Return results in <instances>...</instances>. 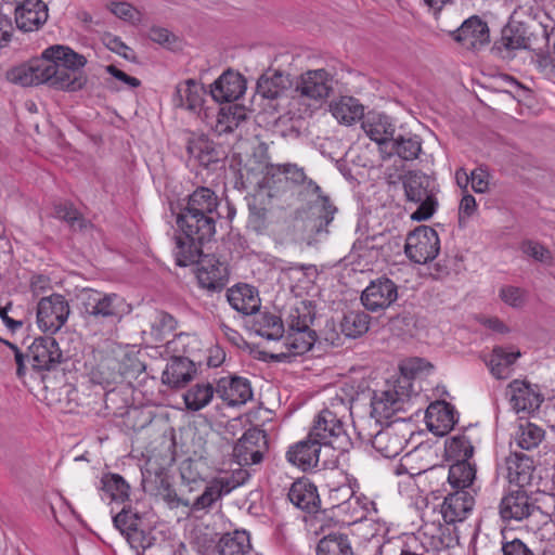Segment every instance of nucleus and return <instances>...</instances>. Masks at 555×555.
I'll use <instances>...</instances> for the list:
<instances>
[{"label": "nucleus", "instance_id": "nucleus-1", "mask_svg": "<svg viewBox=\"0 0 555 555\" xmlns=\"http://www.w3.org/2000/svg\"><path fill=\"white\" fill-rule=\"evenodd\" d=\"M42 56L44 83L66 91H77L86 86L87 77L80 70L87 63L83 55L56 44L47 48Z\"/></svg>", "mask_w": 555, "mask_h": 555}, {"label": "nucleus", "instance_id": "nucleus-2", "mask_svg": "<svg viewBox=\"0 0 555 555\" xmlns=\"http://www.w3.org/2000/svg\"><path fill=\"white\" fill-rule=\"evenodd\" d=\"M78 300L81 314L90 325L119 323L132 310L124 296L93 288H83Z\"/></svg>", "mask_w": 555, "mask_h": 555}, {"label": "nucleus", "instance_id": "nucleus-3", "mask_svg": "<svg viewBox=\"0 0 555 555\" xmlns=\"http://www.w3.org/2000/svg\"><path fill=\"white\" fill-rule=\"evenodd\" d=\"M334 91V76L324 68L300 74L292 89V105H299L301 113L320 106Z\"/></svg>", "mask_w": 555, "mask_h": 555}, {"label": "nucleus", "instance_id": "nucleus-4", "mask_svg": "<svg viewBox=\"0 0 555 555\" xmlns=\"http://www.w3.org/2000/svg\"><path fill=\"white\" fill-rule=\"evenodd\" d=\"M402 183L406 201L417 205L411 218L416 221L429 219L438 206L434 179L415 170L406 172L402 178Z\"/></svg>", "mask_w": 555, "mask_h": 555}, {"label": "nucleus", "instance_id": "nucleus-5", "mask_svg": "<svg viewBox=\"0 0 555 555\" xmlns=\"http://www.w3.org/2000/svg\"><path fill=\"white\" fill-rule=\"evenodd\" d=\"M309 435L324 450L331 449L344 454L352 447L351 439L346 433L343 421L328 409L319 412L309 430Z\"/></svg>", "mask_w": 555, "mask_h": 555}, {"label": "nucleus", "instance_id": "nucleus-6", "mask_svg": "<svg viewBox=\"0 0 555 555\" xmlns=\"http://www.w3.org/2000/svg\"><path fill=\"white\" fill-rule=\"evenodd\" d=\"M440 250L438 233L428 225H420L410 232L404 245L406 257L415 263L424 264L435 259Z\"/></svg>", "mask_w": 555, "mask_h": 555}, {"label": "nucleus", "instance_id": "nucleus-7", "mask_svg": "<svg viewBox=\"0 0 555 555\" xmlns=\"http://www.w3.org/2000/svg\"><path fill=\"white\" fill-rule=\"evenodd\" d=\"M70 313L68 301L60 294L43 297L37 305V323L42 332L54 334L66 323Z\"/></svg>", "mask_w": 555, "mask_h": 555}, {"label": "nucleus", "instance_id": "nucleus-8", "mask_svg": "<svg viewBox=\"0 0 555 555\" xmlns=\"http://www.w3.org/2000/svg\"><path fill=\"white\" fill-rule=\"evenodd\" d=\"M26 357L36 371H52L64 361L59 343L50 336L35 338L28 347Z\"/></svg>", "mask_w": 555, "mask_h": 555}, {"label": "nucleus", "instance_id": "nucleus-9", "mask_svg": "<svg viewBox=\"0 0 555 555\" xmlns=\"http://www.w3.org/2000/svg\"><path fill=\"white\" fill-rule=\"evenodd\" d=\"M249 478L247 470L238 469L231 476L217 477L210 480L201 495L195 499V509H209L222 496L242 486Z\"/></svg>", "mask_w": 555, "mask_h": 555}, {"label": "nucleus", "instance_id": "nucleus-10", "mask_svg": "<svg viewBox=\"0 0 555 555\" xmlns=\"http://www.w3.org/2000/svg\"><path fill=\"white\" fill-rule=\"evenodd\" d=\"M506 396L512 410L517 414L535 412L544 400L538 385L521 379H514L508 384Z\"/></svg>", "mask_w": 555, "mask_h": 555}, {"label": "nucleus", "instance_id": "nucleus-11", "mask_svg": "<svg viewBox=\"0 0 555 555\" xmlns=\"http://www.w3.org/2000/svg\"><path fill=\"white\" fill-rule=\"evenodd\" d=\"M300 186V193L311 197L309 201L313 203V214L318 215L313 224L315 234L328 233L327 227L333 221L337 208L331 203L328 196L322 194L321 188L308 177Z\"/></svg>", "mask_w": 555, "mask_h": 555}, {"label": "nucleus", "instance_id": "nucleus-12", "mask_svg": "<svg viewBox=\"0 0 555 555\" xmlns=\"http://www.w3.org/2000/svg\"><path fill=\"white\" fill-rule=\"evenodd\" d=\"M408 386L395 385L392 388L374 392L371 401V414L377 420H389L397 412L404 409V403L409 400L410 393L406 391Z\"/></svg>", "mask_w": 555, "mask_h": 555}, {"label": "nucleus", "instance_id": "nucleus-13", "mask_svg": "<svg viewBox=\"0 0 555 555\" xmlns=\"http://www.w3.org/2000/svg\"><path fill=\"white\" fill-rule=\"evenodd\" d=\"M398 299V286L388 278L372 281L361 294L366 310L377 312L390 307Z\"/></svg>", "mask_w": 555, "mask_h": 555}, {"label": "nucleus", "instance_id": "nucleus-14", "mask_svg": "<svg viewBox=\"0 0 555 555\" xmlns=\"http://www.w3.org/2000/svg\"><path fill=\"white\" fill-rule=\"evenodd\" d=\"M266 450V433L259 428H250L234 446L233 455L240 465H253L262 461Z\"/></svg>", "mask_w": 555, "mask_h": 555}, {"label": "nucleus", "instance_id": "nucleus-15", "mask_svg": "<svg viewBox=\"0 0 555 555\" xmlns=\"http://www.w3.org/2000/svg\"><path fill=\"white\" fill-rule=\"evenodd\" d=\"M270 167L267 147L259 144L238 169V183L241 188L248 189L255 185H261L264 180V175L269 173Z\"/></svg>", "mask_w": 555, "mask_h": 555}, {"label": "nucleus", "instance_id": "nucleus-16", "mask_svg": "<svg viewBox=\"0 0 555 555\" xmlns=\"http://www.w3.org/2000/svg\"><path fill=\"white\" fill-rule=\"evenodd\" d=\"M453 38L466 50H479L490 42L488 24L473 15L453 33Z\"/></svg>", "mask_w": 555, "mask_h": 555}, {"label": "nucleus", "instance_id": "nucleus-17", "mask_svg": "<svg viewBox=\"0 0 555 555\" xmlns=\"http://www.w3.org/2000/svg\"><path fill=\"white\" fill-rule=\"evenodd\" d=\"M217 396L230 406L243 405L253 399V389L247 378L221 377L216 386Z\"/></svg>", "mask_w": 555, "mask_h": 555}, {"label": "nucleus", "instance_id": "nucleus-18", "mask_svg": "<svg viewBox=\"0 0 555 555\" xmlns=\"http://www.w3.org/2000/svg\"><path fill=\"white\" fill-rule=\"evenodd\" d=\"M534 509L535 505L528 493L519 487V489L509 491L502 498L499 512L505 521H521L529 517Z\"/></svg>", "mask_w": 555, "mask_h": 555}, {"label": "nucleus", "instance_id": "nucleus-19", "mask_svg": "<svg viewBox=\"0 0 555 555\" xmlns=\"http://www.w3.org/2000/svg\"><path fill=\"white\" fill-rule=\"evenodd\" d=\"M246 90L244 77L231 69L225 70L210 85V94L216 102H233Z\"/></svg>", "mask_w": 555, "mask_h": 555}, {"label": "nucleus", "instance_id": "nucleus-20", "mask_svg": "<svg viewBox=\"0 0 555 555\" xmlns=\"http://www.w3.org/2000/svg\"><path fill=\"white\" fill-rule=\"evenodd\" d=\"M475 498L469 490H453L441 505V514L447 524L463 521L473 511Z\"/></svg>", "mask_w": 555, "mask_h": 555}, {"label": "nucleus", "instance_id": "nucleus-21", "mask_svg": "<svg viewBox=\"0 0 555 555\" xmlns=\"http://www.w3.org/2000/svg\"><path fill=\"white\" fill-rule=\"evenodd\" d=\"M499 49L506 50H542L543 46L538 43V38L534 33L527 35V29L524 23L509 22L503 29L501 39L496 42Z\"/></svg>", "mask_w": 555, "mask_h": 555}, {"label": "nucleus", "instance_id": "nucleus-22", "mask_svg": "<svg viewBox=\"0 0 555 555\" xmlns=\"http://www.w3.org/2000/svg\"><path fill=\"white\" fill-rule=\"evenodd\" d=\"M48 20V7L41 0H24L15 8V23L23 31L39 29Z\"/></svg>", "mask_w": 555, "mask_h": 555}, {"label": "nucleus", "instance_id": "nucleus-23", "mask_svg": "<svg viewBox=\"0 0 555 555\" xmlns=\"http://www.w3.org/2000/svg\"><path fill=\"white\" fill-rule=\"evenodd\" d=\"M197 280L202 287L220 291L227 283V268L215 256L203 255L197 262Z\"/></svg>", "mask_w": 555, "mask_h": 555}, {"label": "nucleus", "instance_id": "nucleus-24", "mask_svg": "<svg viewBox=\"0 0 555 555\" xmlns=\"http://www.w3.org/2000/svg\"><path fill=\"white\" fill-rule=\"evenodd\" d=\"M323 449L324 448H322L314 439H311L308 434V437L305 440L289 447L286 452V459L289 463L302 470H309L318 466Z\"/></svg>", "mask_w": 555, "mask_h": 555}, {"label": "nucleus", "instance_id": "nucleus-25", "mask_svg": "<svg viewBox=\"0 0 555 555\" xmlns=\"http://www.w3.org/2000/svg\"><path fill=\"white\" fill-rule=\"evenodd\" d=\"M314 330H285L283 345L286 351L273 356L276 360H284L291 357L301 356L312 349L317 341Z\"/></svg>", "mask_w": 555, "mask_h": 555}, {"label": "nucleus", "instance_id": "nucleus-26", "mask_svg": "<svg viewBox=\"0 0 555 555\" xmlns=\"http://www.w3.org/2000/svg\"><path fill=\"white\" fill-rule=\"evenodd\" d=\"M362 128L366 135L379 145L382 153L388 151V143L393 139L396 132V127L389 116L369 114L362 121Z\"/></svg>", "mask_w": 555, "mask_h": 555}, {"label": "nucleus", "instance_id": "nucleus-27", "mask_svg": "<svg viewBox=\"0 0 555 555\" xmlns=\"http://www.w3.org/2000/svg\"><path fill=\"white\" fill-rule=\"evenodd\" d=\"M195 373L196 367L190 359L172 357L162 374V380L171 388H180L191 382Z\"/></svg>", "mask_w": 555, "mask_h": 555}, {"label": "nucleus", "instance_id": "nucleus-28", "mask_svg": "<svg viewBox=\"0 0 555 555\" xmlns=\"http://www.w3.org/2000/svg\"><path fill=\"white\" fill-rule=\"evenodd\" d=\"M406 442L405 435L395 426H387L379 430L371 440L372 447L386 459L398 456Z\"/></svg>", "mask_w": 555, "mask_h": 555}, {"label": "nucleus", "instance_id": "nucleus-29", "mask_svg": "<svg viewBox=\"0 0 555 555\" xmlns=\"http://www.w3.org/2000/svg\"><path fill=\"white\" fill-rule=\"evenodd\" d=\"M227 298L234 310L245 315L256 313L261 305L257 289L248 284L229 288Z\"/></svg>", "mask_w": 555, "mask_h": 555}, {"label": "nucleus", "instance_id": "nucleus-30", "mask_svg": "<svg viewBox=\"0 0 555 555\" xmlns=\"http://www.w3.org/2000/svg\"><path fill=\"white\" fill-rule=\"evenodd\" d=\"M426 418L429 429L439 435L449 433L457 422L454 408L446 401L430 404Z\"/></svg>", "mask_w": 555, "mask_h": 555}, {"label": "nucleus", "instance_id": "nucleus-31", "mask_svg": "<svg viewBox=\"0 0 555 555\" xmlns=\"http://www.w3.org/2000/svg\"><path fill=\"white\" fill-rule=\"evenodd\" d=\"M287 498L296 507L309 513L317 511L320 504L317 487L305 479L292 483Z\"/></svg>", "mask_w": 555, "mask_h": 555}, {"label": "nucleus", "instance_id": "nucleus-32", "mask_svg": "<svg viewBox=\"0 0 555 555\" xmlns=\"http://www.w3.org/2000/svg\"><path fill=\"white\" fill-rule=\"evenodd\" d=\"M248 118L247 109L238 104H229L220 108L214 130L218 134H228L241 129Z\"/></svg>", "mask_w": 555, "mask_h": 555}, {"label": "nucleus", "instance_id": "nucleus-33", "mask_svg": "<svg viewBox=\"0 0 555 555\" xmlns=\"http://www.w3.org/2000/svg\"><path fill=\"white\" fill-rule=\"evenodd\" d=\"M507 477L511 482L524 488L531 483L534 472L533 461L526 454L513 453L506 459Z\"/></svg>", "mask_w": 555, "mask_h": 555}, {"label": "nucleus", "instance_id": "nucleus-34", "mask_svg": "<svg viewBox=\"0 0 555 555\" xmlns=\"http://www.w3.org/2000/svg\"><path fill=\"white\" fill-rule=\"evenodd\" d=\"M204 87L194 79H188L176 87L173 104L176 107L195 112L202 106Z\"/></svg>", "mask_w": 555, "mask_h": 555}, {"label": "nucleus", "instance_id": "nucleus-35", "mask_svg": "<svg viewBox=\"0 0 555 555\" xmlns=\"http://www.w3.org/2000/svg\"><path fill=\"white\" fill-rule=\"evenodd\" d=\"M292 85L288 75L280 70H267L257 81V92L264 99L275 100Z\"/></svg>", "mask_w": 555, "mask_h": 555}, {"label": "nucleus", "instance_id": "nucleus-36", "mask_svg": "<svg viewBox=\"0 0 555 555\" xmlns=\"http://www.w3.org/2000/svg\"><path fill=\"white\" fill-rule=\"evenodd\" d=\"M388 144V151H383L388 157L396 155L403 160H414L422 152V140L417 135L399 134Z\"/></svg>", "mask_w": 555, "mask_h": 555}, {"label": "nucleus", "instance_id": "nucleus-37", "mask_svg": "<svg viewBox=\"0 0 555 555\" xmlns=\"http://www.w3.org/2000/svg\"><path fill=\"white\" fill-rule=\"evenodd\" d=\"M176 221L183 235L199 243L210 242L216 233V222L207 227L203 219L179 215Z\"/></svg>", "mask_w": 555, "mask_h": 555}, {"label": "nucleus", "instance_id": "nucleus-38", "mask_svg": "<svg viewBox=\"0 0 555 555\" xmlns=\"http://www.w3.org/2000/svg\"><path fill=\"white\" fill-rule=\"evenodd\" d=\"M519 357V351L508 352L502 347H495L485 361L495 378L505 379L511 375L512 366Z\"/></svg>", "mask_w": 555, "mask_h": 555}, {"label": "nucleus", "instance_id": "nucleus-39", "mask_svg": "<svg viewBox=\"0 0 555 555\" xmlns=\"http://www.w3.org/2000/svg\"><path fill=\"white\" fill-rule=\"evenodd\" d=\"M175 244L173 255L176 263L179 267H188L197 263L204 255L202 250L204 243L189 238L185 235L175 236Z\"/></svg>", "mask_w": 555, "mask_h": 555}, {"label": "nucleus", "instance_id": "nucleus-40", "mask_svg": "<svg viewBox=\"0 0 555 555\" xmlns=\"http://www.w3.org/2000/svg\"><path fill=\"white\" fill-rule=\"evenodd\" d=\"M476 465L470 461H455L448 472V482L453 490H469L476 478Z\"/></svg>", "mask_w": 555, "mask_h": 555}, {"label": "nucleus", "instance_id": "nucleus-41", "mask_svg": "<svg viewBox=\"0 0 555 555\" xmlns=\"http://www.w3.org/2000/svg\"><path fill=\"white\" fill-rule=\"evenodd\" d=\"M43 66H44V57L41 60L35 61L29 65H21L12 68L8 73V78L11 82L18 83L21 86H34L44 83L43 81Z\"/></svg>", "mask_w": 555, "mask_h": 555}, {"label": "nucleus", "instance_id": "nucleus-42", "mask_svg": "<svg viewBox=\"0 0 555 555\" xmlns=\"http://www.w3.org/2000/svg\"><path fill=\"white\" fill-rule=\"evenodd\" d=\"M254 331L268 340L282 339L285 327L282 319L270 312H260L254 321Z\"/></svg>", "mask_w": 555, "mask_h": 555}, {"label": "nucleus", "instance_id": "nucleus-43", "mask_svg": "<svg viewBox=\"0 0 555 555\" xmlns=\"http://www.w3.org/2000/svg\"><path fill=\"white\" fill-rule=\"evenodd\" d=\"M220 555H244L250 550L249 534L245 530L225 533L217 544Z\"/></svg>", "mask_w": 555, "mask_h": 555}, {"label": "nucleus", "instance_id": "nucleus-44", "mask_svg": "<svg viewBox=\"0 0 555 555\" xmlns=\"http://www.w3.org/2000/svg\"><path fill=\"white\" fill-rule=\"evenodd\" d=\"M216 387L210 383H197L184 395L183 400L189 411L197 412L207 406L214 398Z\"/></svg>", "mask_w": 555, "mask_h": 555}, {"label": "nucleus", "instance_id": "nucleus-45", "mask_svg": "<svg viewBox=\"0 0 555 555\" xmlns=\"http://www.w3.org/2000/svg\"><path fill=\"white\" fill-rule=\"evenodd\" d=\"M315 319L314 307L310 301H300L289 309L286 317V330H312Z\"/></svg>", "mask_w": 555, "mask_h": 555}, {"label": "nucleus", "instance_id": "nucleus-46", "mask_svg": "<svg viewBox=\"0 0 555 555\" xmlns=\"http://www.w3.org/2000/svg\"><path fill=\"white\" fill-rule=\"evenodd\" d=\"M333 116L346 125H351L364 115V107L352 96H343L332 105Z\"/></svg>", "mask_w": 555, "mask_h": 555}, {"label": "nucleus", "instance_id": "nucleus-47", "mask_svg": "<svg viewBox=\"0 0 555 555\" xmlns=\"http://www.w3.org/2000/svg\"><path fill=\"white\" fill-rule=\"evenodd\" d=\"M317 555H353V551L346 534L331 533L319 541Z\"/></svg>", "mask_w": 555, "mask_h": 555}, {"label": "nucleus", "instance_id": "nucleus-48", "mask_svg": "<svg viewBox=\"0 0 555 555\" xmlns=\"http://www.w3.org/2000/svg\"><path fill=\"white\" fill-rule=\"evenodd\" d=\"M371 318L364 311H349L341 322V332L349 338H357L365 334L370 328Z\"/></svg>", "mask_w": 555, "mask_h": 555}, {"label": "nucleus", "instance_id": "nucleus-49", "mask_svg": "<svg viewBox=\"0 0 555 555\" xmlns=\"http://www.w3.org/2000/svg\"><path fill=\"white\" fill-rule=\"evenodd\" d=\"M219 198L216 193L206 186L197 188L188 196L184 207L205 210L206 212H219Z\"/></svg>", "mask_w": 555, "mask_h": 555}, {"label": "nucleus", "instance_id": "nucleus-50", "mask_svg": "<svg viewBox=\"0 0 555 555\" xmlns=\"http://www.w3.org/2000/svg\"><path fill=\"white\" fill-rule=\"evenodd\" d=\"M543 438L544 430L530 422L520 423L515 433V441L522 450L537 448L542 442Z\"/></svg>", "mask_w": 555, "mask_h": 555}, {"label": "nucleus", "instance_id": "nucleus-51", "mask_svg": "<svg viewBox=\"0 0 555 555\" xmlns=\"http://www.w3.org/2000/svg\"><path fill=\"white\" fill-rule=\"evenodd\" d=\"M150 335L155 341H162L166 335L176 330L177 321L171 314L156 310L150 317Z\"/></svg>", "mask_w": 555, "mask_h": 555}, {"label": "nucleus", "instance_id": "nucleus-52", "mask_svg": "<svg viewBox=\"0 0 555 555\" xmlns=\"http://www.w3.org/2000/svg\"><path fill=\"white\" fill-rule=\"evenodd\" d=\"M446 451L455 461H469L474 454V446L466 435H456L447 441Z\"/></svg>", "mask_w": 555, "mask_h": 555}, {"label": "nucleus", "instance_id": "nucleus-53", "mask_svg": "<svg viewBox=\"0 0 555 555\" xmlns=\"http://www.w3.org/2000/svg\"><path fill=\"white\" fill-rule=\"evenodd\" d=\"M53 216L67 222L74 230H83L89 224L82 215L70 203L55 204Z\"/></svg>", "mask_w": 555, "mask_h": 555}, {"label": "nucleus", "instance_id": "nucleus-54", "mask_svg": "<svg viewBox=\"0 0 555 555\" xmlns=\"http://www.w3.org/2000/svg\"><path fill=\"white\" fill-rule=\"evenodd\" d=\"M188 153L201 165L208 166L217 160V155L211 143L206 139L192 140L188 144Z\"/></svg>", "mask_w": 555, "mask_h": 555}, {"label": "nucleus", "instance_id": "nucleus-55", "mask_svg": "<svg viewBox=\"0 0 555 555\" xmlns=\"http://www.w3.org/2000/svg\"><path fill=\"white\" fill-rule=\"evenodd\" d=\"M102 485L103 491L108 493L112 500L124 501L129 495V485L117 474L105 476L102 479Z\"/></svg>", "mask_w": 555, "mask_h": 555}, {"label": "nucleus", "instance_id": "nucleus-56", "mask_svg": "<svg viewBox=\"0 0 555 555\" xmlns=\"http://www.w3.org/2000/svg\"><path fill=\"white\" fill-rule=\"evenodd\" d=\"M125 537L131 548L137 552V555H143L155 542V537L152 535L150 531L141 529L140 527L132 531H127Z\"/></svg>", "mask_w": 555, "mask_h": 555}, {"label": "nucleus", "instance_id": "nucleus-57", "mask_svg": "<svg viewBox=\"0 0 555 555\" xmlns=\"http://www.w3.org/2000/svg\"><path fill=\"white\" fill-rule=\"evenodd\" d=\"M141 518L137 513L122 508L114 518V526L126 535L127 531H132L140 527Z\"/></svg>", "mask_w": 555, "mask_h": 555}, {"label": "nucleus", "instance_id": "nucleus-58", "mask_svg": "<svg viewBox=\"0 0 555 555\" xmlns=\"http://www.w3.org/2000/svg\"><path fill=\"white\" fill-rule=\"evenodd\" d=\"M108 9L115 16L131 24H139L142 20L140 11L128 2H112Z\"/></svg>", "mask_w": 555, "mask_h": 555}, {"label": "nucleus", "instance_id": "nucleus-59", "mask_svg": "<svg viewBox=\"0 0 555 555\" xmlns=\"http://www.w3.org/2000/svg\"><path fill=\"white\" fill-rule=\"evenodd\" d=\"M249 217L247 227L253 231L260 233L267 228V209L259 207L255 201L248 204Z\"/></svg>", "mask_w": 555, "mask_h": 555}, {"label": "nucleus", "instance_id": "nucleus-60", "mask_svg": "<svg viewBox=\"0 0 555 555\" xmlns=\"http://www.w3.org/2000/svg\"><path fill=\"white\" fill-rule=\"evenodd\" d=\"M520 250L531 257L532 259L540 262H547L551 260V253L542 244L535 241L527 240L520 245Z\"/></svg>", "mask_w": 555, "mask_h": 555}, {"label": "nucleus", "instance_id": "nucleus-61", "mask_svg": "<svg viewBox=\"0 0 555 555\" xmlns=\"http://www.w3.org/2000/svg\"><path fill=\"white\" fill-rule=\"evenodd\" d=\"M490 173L486 166H479L470 172V183L474 192L483 194L489 191Z\"/></svg>", "mask_w": 555, "mask_h": 555}, {"label": "nucleus", "instance_id": "nucleus-62", "mask_svg": "<svg viewBox=\"0 0 555 555\" xmlns=\"http://www.w3.org/2000/svg\"><path fill=\"white\" fill-rule=\"evenodd\" d=\"M476 210L477 203L475 197L468 192H464L459 205V223L465 224Z\"/></svg>", "mask_w": 555, "mask_h": 555}, {"label": "nucleus", "instance_id": "nucleus-63", "mask_svg": "<svg viewBox=\"0 0 555 555\" xmlns=\"http://www.w3.org/2000/svg\"><path fill=\"white\" fill-rule=\"evenodd\" d=\"M500 297L505 304L512 307H520L524 304L525 292L519 287L505 286L501 288Z\"/></svg>", "mask_w": 555, "mask_h": 555}, {"label": "nucleus", "instance_id": "nucleus-64", "mask_svg": "<svg viewBox=\"0 0 555 555\" xmlns=\"http://www.w3.org/2000/svg\"><path fill=\"white\" fill-rule=\"evenodd\" d=\"M544 17L545 21H541L539 25L541 41H543V47L552 46L553 52L555 53V22L546 14H544Z\"/></svg>", "mask_w": 555, "mask_h": 555}]
</instances>
